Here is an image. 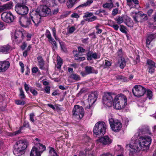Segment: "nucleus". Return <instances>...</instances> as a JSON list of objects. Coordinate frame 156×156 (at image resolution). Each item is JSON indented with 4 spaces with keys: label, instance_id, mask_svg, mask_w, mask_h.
Instances as JSON below:
<instances>
[{
    "label": "nucleus",
    "instance_id": "56",
    "mask_svg": "<svg viewBox=\"0 0 156 156\" xmlns=\"http://www.w3.org/2000/svg\"><path fill=\"white\" fill-rule=\"evenodd\" d=\"M59 10V8L58 7H57L54 9L52 11V13L53 14H57Z\"/></svg>",
    "mask_w": 156,
    "mask_h": 156
},
{
    "label": "nucleus",
    "instance_id": "51",
    "mask_svg": "<svg viewBox=\"0 0 156 156\" xmlns=\"http://www.w3.org/2000/svg\"><path fill=\"white\" fill-rule=\"evenodd\" d=\"M17 4H23L26 2L27 0H14Z\"/></svg>",
    "mask_w": 156,
    "mask_h": 156
},
{
    "label": "nucleus",
    "instance_id": "5",
    "mask_svg": "<svg viewBox=\"0 0 156 156\" xmlns=\"http://www.w3.org/2000/svg\"><path fill=\"white\" fill-rule=\"evenodd\" d=\"M106 123L103 121H99L95 125L93 128L94 133L96 135L105 134L107 129Z\"/></svg>",
    "mask_w": 156,
    "mask_h": 156
},
{
    "label": "nucleus",
    "instance_id": "35",
    "mask_svg": "<svg viewBox=\"0 0 156 156\" xmlns=\"http://www.w3.org/2000/svg\"><path fill=\"white\" fill-rule=\"evenodd\" d=\"M75 3L71 0H68L66 3V5L68 8H70L73 7Z\"/></svg>",
    "mask_w": 156,
    "mask_h": 156
},
{
    "label": "nucleus",
    "instance_id": "15",
    "mask_svg": "<svg viewBox=\"0 0 156 156\" xmlns=\"http://www.w3.org/2000/svg\"><path fill=\"white\" fill-rule=\"evenodd\" d=\"M10 63L8 61H0V73L3 72L9 68Z\"/></svg>",
    "mask_w": 156,
    "mask_h": 156
},
{
    "label": "nucleus",
    "instance_id": "25",
    "mask_svg": "<svg viewBox=\"0 0 156 156\" xmlns=\"http://www.w3.org/2000/svg\"><path fill=\"white\" fill-rule=\"evenodd\" d=\"M49 149L48 156H59L57 151L54 148L50 147Z\"/></svg>",
    "mask_w": 156,
    "mask_h": 156
},
{
    "label": "nucleus",
    "instance_id": "3",
    "mask_svg": "<svg viewBox=\"0 0 156 156\" xmlns=\"http://www.w3.org/2000/svg\"><path fill=\"white\" fill-rule=\"evenodd\" d=\"M51 9L46 5H41L39 10L32 11L30 13L32 22L36 27L38 26L41 22V17H45L50 13Z\"/></svg>",
    "mask_w": 156,
    "mask_h": 156
},
{
    "label": "nucleus",
    "instance_id": "42",
    "mask_svg": "<svg viewBox=\"0 0 156 156\" xmlns=\"http://www.w3.org/2000/svg\"><path fill=\"white\" fill-rule=\"evenodd\" d=\"M70 12L66 11L62 13L61 15L60 16V18L63 19V18L66 17L67 16L70 14Z\"/></svg>",
    "mask_w": 156,
    "mask_h": 156
},
{
    "label": "nucleus",
    "instance_id": "17",
    "mask_svg": "<svg viewBox=\"0 0 156 156\" xmlns=\"http://www.w3.org/2000/svg\"><path fill=\"white\" fill-rule=\"evenodd\" d=\"M98 95L96 92H92L88 96V102H90L91 104H93L96 101Z\"/></svg>",
    "mask_w": 156,
    "mask_h": 156
},
{
    "label": "nucleus",
    "instance_id": "33",
    "mask_svg": "<svg viewBox=\"0 0 156 156\" xmlns=\"http://www.w3.org/2000/svg\"><path fill=\"white\" fill-rule=\"evenodd\" d=\"M137 13L134 11H133L131 13L135 22L136 23H137L138 22L137 20Z\"/></svg>",
    "mask_w": 156,
    "mask_h": 156
},
{
    "label": "nucleus",
    "instance_id": "20",
    "mask_svg": "<svg viewBox=\"0 0 156 156\" xmlns=\"http://www.w3.org/2000/svg\"><path fill=\"white\" fill-rule=\"evenodd\" d=\"M87 59L89 60H91L92 58L95 59L98 58V55L96 53H93L92 52L89 51L87 54Z\"/></svg>",
    "mask_w": 156,
    "mask_h": 156
},
{
    "label": "nucleus",
    "instance_id": "41",
    "mask_svg": "<svg viewBox=\"0 0 156 156\" xmlns=\"http://www.w3.org/2000/svg\"><path fill=\"white\" fill-rule=\"evenodd\" d=\"M46 36L48 39L49 40H52L53 38L51 37V33L48 30H47L46 31L45 33Z\"/></svg>",
    "mask_w": 156,
    "mask_h": 156
},
{
    "label": "nucleus",
    "instance_id": "6",
    "mask_svg": "<svg viewBox=\"0 0 156 156\" xmlns=\"http://www.w3.org/2000/svg\"><path fill=\"white\" fill-rule=\"evenodd\" d=\"M84 112V110L83 108L78 105H75L72 111L73 117L78 119L83 117Z\"/></svg>",
    "mask_w": 156,
    "mask_h": 156
},
{
    "label": "nucleus",
    "instance_id": "27",
    "mask_svg": "<svg viewBox=\"0 0 156 156\" xmlns=\"http://www.w3.org/2000/svg\"><path fill=\"white\" fill-rule=\"evenodd\" d=\"M70 79L75 80L76 81L80 80V77L79 75H77L75 73H72L69 76Z\"/></svg>",
    "mask_w": 156,
    "mask_h": 156
},
{
    "label": "nucleus",
    "instance_id": "61",
    "mask_svg": "<svg viewBox=\"0 0 156 156\" xmlns=\"http://www.w3.org/2000/svg\"><path fill=\"white\" fill-rule=\"evenodd\" d=\"M117 54L118 56L121 57L123 55L122 51L121 49H120L117 52Z\"/></svg>",
    "mask_w": 156,
    "mask_h": 156
},
{
    "label": "nucleus",
    "instance_id": "2",
    "mask_svg": "<svg viewBox=\"0 0 156 156\" xmlns=\"http://www.w3.org/2000/svg\"><path fill=\"white\" fill-rule=\"evenodd\" d=\"M151 141L152 139L149 136H141L139 138L138 141L136 140L135 141L133 145H127L126 147L131 148L133 150H130V151L134 153H136L141 149L143 151H146L149 149Z\"/></svg>",
    "mask_w": 156,
    "mask_h": 156
},
{
    "label": "nucleus",
    "instance_id": "30",
    "mask_svg": "<svg viewBox=\"0 0 156 156\" xmlns=\"http://www.w3.org/2000/svg\"><path fill=\"white\" fill-rule=\"evenodd\" d=\"M119 63L120 64L119 67L121 69H123L126 65V62L125 59L124 58H121V61H119Z\"/></svg>",
    "mask_w": 156,
    "mask_h": 156
},
{
    "label": "nucleus",
    "instance_id": "62",
    "mask_svg": "<svg viewBox=\"0 0 156 156\" xmlns=\"http://www.w3.org/2000/svg\"><path fill=\"white\" fill-rule=\"evenodd\" d=\"M71 17L72 18H77L79 17V16L77 13H74L71 15Z\"/></svg>",
    "mask_w": 156,
    "mask_h": 156
},
{
    "label": "nucleus",
    "instance_id": "28",
    "mask_svg": "<svg viewBox=\"0 0 156 156\" xmlns=\"http://www.w3.org/2000/svg\"><path fill=\"white\" fill-rule=\"evenodd\" d=\"M47 0H42V2L43 4H46ZM55 5H56L55 3V0H48V3L47 6H54Z\"/></svg>",
    "mask_w": 156,
    "mask_h": 156
},
{
    "label": "nucleus",
    "instance_id": "8",
    "mask_svg": "<svg viewBox=\"0 0 156 156\" xmlns=\"http://www.w3.org/2000/svg\"><path fill=\"white\" fill-rule=\"evenodd\" d=\"M147 134H151L149 127L147 125H141L139 127L137 133L135 134L134 137H132V140L135 137H136L140 135Z\"/></svg>",
    "mask_w": 156,
    "mask_h": 156
},
{
    "label": "nucleus",
    "instance_id": "44",
    "mask_svg": "<svg viewBox=\"0 0 156 156\" xmlns=\"http://www.w3.org/2000/svg\"><path fill=\"white\" fill-rule=\"evenodd\" d=\"M49 41L52 44L54 48L56 49L57 48V43L53 38L52 39V40H49Z\"/></svg>",
    "mask_w": 156,
    "mask_h": 156
},
{
    "label": "nucleus",
    "instance_id": "38",
    "mask_svg": "<svg viewBox=\"0 0 156 156\" xmlns=\"http://www.w3.org/2000/svg\"><path fill=\"white\" fill-rule=\"evenodd\" d=\"M15 102L16 104L19 105H23L26 104L25 101L21 100H16Z\"/></svg>",
    "mask_w": 156,
    "mask_h": 156
},
{
    "label": "nucleus",
    "instance_id": "32",
    "mask_svg": "<svg viewBox=\"0 0 156 156\" xmlns=\"http://www.w3.org/2000/svg\"><path fill=\"white\" fill-rule=\"evenodd\" d=\"M138 14L141 17V19H143L144 20H147L148 18L147 15L144 14L142 12H139Z\"/></svg>",
    "mask_w": 156,
    "mask_h": 156
},
{
    "label": "nucleus",
    "instance_id": "55",
    "mask_svg": "<svg viewBox=\"0 0 156 156\" xmlns=\"http://www.w3.org/2000/svg\"><path fill=\"white\" fill-rule=\"evenodd\" d=\"M34 115L33 113H32L30 114V121L33 122H34Z\"/></svg>",
    "mask_w": 156,
    "mask_h": 156
},
{
    "label": "nucleus",
    "instance_id": "26",
    "mask_svg": "<svg viewBox=\"0 0 156 156\" xmlns=\"http://www.w3.org/2000/svg\"><path fill=\"white\" fill-rule=\"evenodd\" d=\"M93 104H91L90 102H89V105L87 106L85 109L89 112V114L90 115L92 114L93 109L94 108Z\"/></svg>",
    "mask_w": 156,
    "mask_h": 156
},
{
    "label": "nucleus",
    "instance_id": "23",
    "mask_svg": "<svg viewBox=\"0 0 156 156\" xmlns=\"http://www.w3.org/2000/svg\"><path fill=\"white\" fill-rule=\"evenodd\" d=\"M37 60L40 69H44V61L41 56H38L37 57Z\"/></svg>",
    "mask_w": 156,
    "mask_h": 156
},
{
    "label": "nucleus",
    "instance_id": "16",
    "mask_svg": "<svg viewBox=\"0 0 156 156\" xmlns=\"http://www.w3.org/2000/svg\"><path fill=\"white\" fill-rule=\"evenodd\" d=\"M130 18L127 16L122 15V16H117L115 19V20L116 21L117 23L120 24L123 22L124 19H125L126 21H129Z\"/></svg>",
    "mask_w": 156,
    "mask_h": 156
},
{
    "label": "nucleus",
    "instance_id": "34",
    "mask_svg": "<svg viewBox=\"0 0 156 156\" xmlns=\"http://www.w3.org/2000/svg\"><path fill=\"white\" fill-rule=\"evenodd\" d=\"M147 64L149 66L155 67H156V65H155L154 62L151 60H147Z\"/></svg>",
    "mask_w": 156,
    "mask_h": 156
},
{
    "label": "nucleus",
    "instance_id": "1",
    "mask_svg": "<svg viewBox=\"0 0 156 156\" xmlns=\"http://www.w3.org/2000/svg\"><path fill=\"white\" fill-rule=\"evenodd\" d=\"M102 100L103 104L109 107H111L113 102L115 108L118 110L124 108L127 104L126 96L122 93L115 96L114 93L108 92L105 94Z\"/></svg>",
    "mask_w": 156,
    "mask_h": 156
},
{
    "label": "nucleus",
    "instance_id": "63",
    "mask_svg": "<svg viewBox=\"0 0 156 156\" xmlns=\"http://www.w3.org/2000/svg\"><path fill=\"white\" fill-rule=\"evenodd\" d=\"M112 27L115 30H118L119 27L118 25L116 24H113L112 26Z\"/></svg>",
    "mask_w": 156,
    "mask_h": 156
},
{
    "label": "nucleus",
    "instance_id": "64",
    "mask_svg": "<svg viewBox=\"0 0 156 156\" xmlns=\"http://www.w3.org/2000/svg\"><path fill=\"white\" fill-rule=\"evenodd\" d=\"M101 156H113V155L109 153H105L101 155Z\"/></svg>",
    "mask_w": 156,
    "mask_h": 156
},
{
    "label": "nucleus",
    "instance_id": "49",
    "mask_svg": "<svg viewBox=\"0 0 156 156\" xmlns=\"http://www.w3.org/2000/svg\"><path fill=\"white\" fill-rule=\"evenodd\" d=\"M93 16V13L91 12H87L85 13L83 16V18H88L91 17Z\"/></svg>",
    "mask_w": 156,
    "mask_h": 156
},
{
    "label": "nucleus",
    "instance_id": "53",
    "mask_svg": "<svg viewBox=\"0 0 156 156\" xmlns=\"http://www.w3.org/2000/svg\"><path fill=\"white\" fill-rule=\"evenodd\" d=\"M30 91L34 95L36 96L37 94L38 93L37 91L34 89L30 88Z\"/></svg>",
    "mask_w": 156,
    "mask_h": 156
},
{
    "label": "nucleus",
    "instance_id": "24",
    "mask_svg": "<svg viewBox=\"0 0 156 156\" xmlns=\"http://www.w3.org/2000/svg\"><path fill=\"white\" fill-rule=\"evenodd\" d=\"M39 150L35 147H33L30 152V156H41Z\"/></svg>",
    "mask_w": 156,
    "mask_h": 156
},
{
    "label": "nucleus",
    "instance_id": "37",
    "mask_svg": "<svg viewBox=\"0 0 156 156\" xmlns=\"http://www.w3.org/2000/svg\"><path fill=\"white\" fill-rule=\"evenodd\" d=\"M20 93L19 96L20 97V98L21 99H23L25 98V95L24 92L22 88L19 89Z\"/></svg>",
    "mask_w": 156,
    "mask_h": 156
},
{
    "label": "nucleus",
    "instance_id": "58",
    "mask_svg": "<svg viewBox=\"0 0 156 156\" xmlns=\"http://www.w3.org/2000/svg\"><path fill=\"white\" fill-rule=\"evenodd\" d=\"M118 9H114L112 12V15L113 16H115L118 13Z\"/></svg>",
    "mask_w": 156,
    "mask_h": 156
},
{
    "label": "nucleus",
    "instance_id": "13",
    "mask_svg": "<svg viewBox=\"0 0 156 156\" xmlns=\"http://www.w3.org/2000/svg\"><path fill=\"white\" fill-rule=\"evenodd\" d=\"M112 142V140L108 136L101 137L97 140V143H100L104 146H108Z\"/></svg>",
    "mask_w": 156,
    "mask_h": 156
},
{
    "label": "nucleus",
    "instance_id": "45",
    "mask_svg": "<svg viewBox=\"0 0 156 156\" xmlns=\"http://www.w3.org/2000/svg\"><path fill=\"white\" fill-rule=\"evenodd\" d=\"M39 151L41 153L44 151L45 150L46 147L44 145L42 144H39Z\"/></svg>",
    "mask_w": 156,
    "mask_h": 156
},
{
    "label": "nucleus",
    "instance_id": "9",
    "mask_svg": "<svg viewBox=\"0 0 156 156\" xmlns=\"http://www.w3.org/2000/svg\"><path fill=\"white\" fill-rule=\"evenodd\" d=\"M132 92L135 96L139 97L144 95L146 92V90L140 85H136L133 88Z\"/></svg>",
    "mask_w": 156,
    "mask_h": 156
},
{
    "label": "nucleus",
    "instance_id": "46",
    "mask_svg": "<svg viewBox=\"0 0 156 156\" xmlns=\"http://www.w3.org/2000/svg\"><path fill=\"white\" fill-rule=\"evenodd\" d=\"M147 97L149 99H151L152 97V92L150 90H147Z\"/></svg>",
    "mask_w": 156,
    "mask_h": 156
},
{
    "label": "nucleus",
    "instance_id": "4",
    "mask_svg": "<svg viewBox=\"0 0 156 156\" xmlns=\"http://www.w3.org/2000/svg\"><path fill=\"white\" fill-rule=\"evenodd\" d=\"M27 142L25 140H21L16 141L13 150L14 154L16 156L21 155L25 153V150L27 147Z\"/></svg>",
    "mask_w": 156,
    "mask_h": 156
},
{
    "label": "nucleus",
    "instance_id": "60",
    "mask_svg": "<svg viewBox=\"0 0 156 156\" xmlns=\"http://www.w3.org/2000/svg\"><path fill=\"white\" fill-rule=\"evenodd\" d=\"M78 51L79 52L81 53H83L85 52V50L84 49H83L82 47H79L78 48Z\"/></svg>",
    "mask_w": 156,
    "mask_h": 156
},
{
    "label": "nucleus",
    "instance_id": "59",
    "mask_svg": "<svg viewBox=\"0 0 156 156\" xmlns=\"http://www.w3.org/2000/svg\"><path fill=\"white\" fill-rule=\"evenodd\" d=\"M31 70L33 73H36L38 71L39 69L37 67H36L32 68Z\"/></svg>",
    "mask_w": 156,
    "mask_h": 156
},
{
    "label": "nucleus",
    "instance_id": "31",
    "mask_svg": "<svg viewBox=\"0 0 156 156\" xmlns=\"http://www.w3.org/2000/svg\"><path fill=\"white\" fill-rule=\"evenodd\" d=\"M57 64L56 65L58 69H60L62 64V61L59 56H57Z\"/></svg>",
    "mask_w": 156,
    "mask_h": 156
},
{
    "label": "nucleus",
    "instance_id": "7",
    "mask_svg": "<svg viewBox=\"0 0 156 156\" xmlns=\"http://www.w3.org/2000/svg\"><path fill=\"white\" fill-rule=\"evenodd\" d=\"M109 121L111 129L114 131L118 132L121 129L122 123L119 120L111 118L109 119Z\"/></svg>",
    "mask_w": 156,
    "mask_h": 156
},
{
    "label": "nucleus",
    "instance_id": "40",
    "mask_svg": "<svg viewBox=\"0 0 156 156\" xmlns=\"http://www.w3.org/2000/svg\"><path fill=\"white\" fill-rule=\"evenodd\" d=\"M101 26V25L100 24H98L95 27V28L97 30L96 32V33L97 34H100L101 33L102 30L100 29L99 28Z\"/></svg>",
    "mask_w": 156,
    "mask_h": 156
},
{
    "label": "nucleus",
    "instance_id": "54",
    "mask_svg": "<svg viewBox=\"0 0 156 156\" xmlns=\"http://www.w3.org/2000/svg\"><path fill=\"white\" fill-rule=\"evenodd\" d=\"M111 65L110 62L108 60H105V64L104 66L105 67L110 66Z\"/></svg>",
    "mask_w": 156,
    "mask_h": 156
},
{
    "label": "nucleus",
    "instance_id": "22",
    "mask_svg": "<svg viewBox=\"0 0 156 156\" xmlns=\"http://www.w3.org/2000/svg\"><path fill=\"white\" fill-rule=\"evenodd\" d=\"M10 49V46L8 44L4 46H0V52L5 54L9 53Z\"/></svg>",
    "mask_w": 156,
    "mask_h": 156
},
{
    "label": "nucleus",
    "instance_id": "50",
    "mask_svg": "<svg viewBox=\"0 0 156 156\" xmlns=\"http://www.w3.org/2000/svg\"><path fill=\"white\" fill-rule=\"evenodd\" d=\"M60 45L62 49L64 51H66V49L64 44V43L63 42H59Z\"/></svg>",
    "mask_w": 156,
    "mask_h": 156
},
{
    "label": "nucleus",
    "instance_id": "48",
    "mask_svg": "<svg viewBox=\"0 0 156 156\" xmlns=\"http://www.w3.org/2000/svg\"><path fill=\"white\" fill-rule=\"evenodd\" d=\"M120 30L123 33L126 34L127 32L126 30V27L123 25H120Z\"/></svg>",
    "mask_w": 156,
    "mask_h": 156
},
{
    "label": "nucleus",
    "instance_id": "10",
    "mask_svg": "<svg viewBox=\"0 0 156 156\" xmlns=\"http://www.w3.org/2000/svg\"><path fill=\"white\" fill-rule=\"evenodd\" d=\"M30 16V18L24 16L20 17L19 22L21 26L25 27L31 26L32 25L31 20L32 21V20Z\"/></svg>",
    "mask_w": 156,
    "mask_h": 156
},
{
    "label": "nucleus",
    "instance_id": "19",
    "mask_svg": "<svg viewBox=\"0 0 156 156\" xmlns=\"http://www.w3.org/2000/svg\"><path fill=\"white\" fill-rule=\"evenodd\" d=\"M13 6V3L10 2L7 3L0 6V12H1L7 10L11 9Z\"/></svg>",
    "mask_w": 156,
    "mask_h": 156
},
{
    "label": "nucleus",
    "instance_id": "12",
    "mask_svg": "<svg viewBox=\"0 0 156 156\" xmlns=\"http://www.w3.org/2000/svg\"><path fill=\"white\" fill-rule=\"evenodd\" d=\"M2 20L7 23H11L14 21L15 16L10 12H4L2 13L1 16Z\"/></svg>",
    "mask_w": 156,
    "mask_h": 156
},
{
    "label": "nucleus",
    "instance_id": "18",
    "mask_svg": "<svg viewBox=\"0 0 156 156\" xmlns=\"http://www.w3.org/2000/svg\"><path fill=\"white\" fill-rule=\"evenodd\" d=\"M155 38H156V33L148 35L146 38V46L148 48V46L151 42Z\"/></svg>",
    "mask_w": 156,
    "mask_h": 156
},
{
    "label": "nucleus",
    "instance_id": "57",
    "mask_svg": "<svg viewBox=\"0 0 156 156\" xmlns=\"http://www.w3.org/2000/svg\"><path fill=\"white\" fill-rule=\"evenodd\" d=\"M50 87L49 86H46L44 88V90L46 93L49 94L50 93Z\"/></svg>",
    "mask_w": 156,
    "mask_h": 156
},
{
    "label": "nucleus",
    "instance_id": "21",
    "mask_svg": "<svg viewBox=\"0 0 156 156\" xmlns=\"http://www.w3.org/2000/svg\"><path fill=\"white\" fill-rule=\"evenodd\" d=\"M86 72L87 74H89L92 73L97 74L98 71L95 70L94 68L90 66H87L85 67Z\"/></svg>",
    "mask_w": 156,
    "mask_h": 156
},
{
    "label": "nucleus",
    "instance_id": "29",
    "mask_svg": "<svg viewBox=\"0 0 156 156\" xmlns=\"http://www.w3.org/2000/svg\"><path fill=\"white\" fill-rule=\"evenodd\" d=\"M93 2V0H88L86 2L78 6L77 8H78L80 7H85L87 6H89Z\"/></svg>",
    "mask_w": 156,
    "mask_h": 156
},
{
    "label": "nucleus",
    "instance_id": "52",
    "mask_svg": "<svg viewBox=\"0 0 156 156\" xmlns=\"http://www.w3.org/2000/svg\"><path fill=\"white\" fill-rule=\"evenodd\" d=\"M155 67L148 66V69H149L148 72L149 73L151 74L153 73L155 71Z\"/></svg>",
    "mask_w": 156,
    "mask_h": 156
},
{
    "label": "nucleus",
    "instance_id": "43",
    "mask_svg": "<svg viewBox=\"0 0 156 156\" xmlns=\"http://www.w3.org/2000/svg\"><path fill=\"white\" fill-rule=\"evenodd\" d=\"M21 133V129H19L17 131L14 132L12 133H9V136H13L19 134Z\"/></svg>",
    "mask_w": 156,
    "mask_h": 156
},
{
    "label": "nucleus",
    "instance_id": "36",
    "mask_svg": "<svg viewBox=\"0 0 156 156\" xmlns=\"http://www.w3.org/2000/svg\"><path fill=\"white\" fill-rule=\"evenodd\" d=\"M113 6V4L111 2L110 3H107L103 5V7L105 8H111Z\"/></svg>",
    "mask_w": 156,
    "mask_h": 156
},
{
    "label": "nucleus",
    "instance_id": "39",
    "mask_svg": "<svg viewBox=\"0 0 156 156\" xmlns=\"http://www.w3.org/2000/svg\"><path fill=\"white\" fill-rule=\"evenodd\" d=\"M97 19V17L96 16H92L91 17L86 18L85 19V20L86 21H88V22H91L96 20Z\"/></svg>",
    "mask_w": 156,
    "mask_h": 156
},
{
    "label": "nucleus",
    "instance_id": "14",
    "mask_svg": "<svg viewBox=\"0 0 156 156\" xmlns=\"http://www.w3.org/2000/svg\"><path fill=\"white\" fill-rule=\"evenodd\" d=\"M24 37L23 33L19 30H16L12 36L13 41L18 43L21 42Z\"/></svg>",
    "mask_w": 156,
    "mask_h": 156
},
{
    "label": "nucleus",
    "instance_id": "11",
    "mask_svg": "<svg viewBox=\"0 0 156 156\" xmlns=\"http://www.w3.org/2000/svg\"><path fill=\"white\" fill-rule=\"evenodd\" d=\"M15 10L19 14L24 15L28 13V7L23 4H17L15 7Z\"/></svg>",
    "mask_w": 156,
    "mask_h": 156
},
{
    "label": "nucleus",
    "instance_id": "47",
    "mask_svg": "<svg viewBox=\"0 0 156 156\" xmlns=\"http://www.w3.org/2000/svg\"><path fill=\"white\" fill-rule=\"evenodd\" d=\"M76 30L75 27L72 26L68 29L67 32L69 34H72Z\"/></svg>",
    "mask_w": 156,
    "mask_h": 156
}]
</instances>
